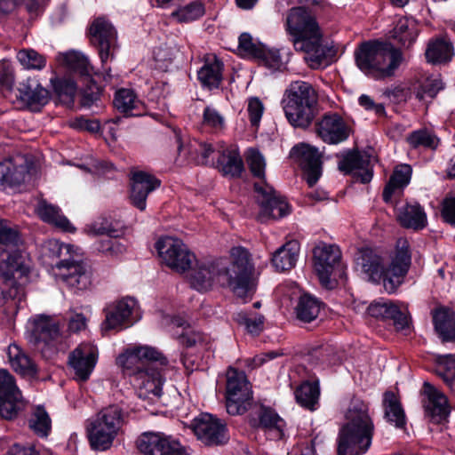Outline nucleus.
Returning <instances> with one entry per match:
<instances>
[{
	"mask_svg": "<svg viewBox=\"0 0 455 455\" xmlns=\"http://www.w3.org/2000/svg\"><path fill=\"white\" fill-rule=\"evenodd\" d=\"M253 270L249 251L243 247H234L230 251V261L219 259L197 263L192 270L190 283L199 291H206L215 283L228 286L237 298L247 301L256 290Z\"/></svg>",
	"mask_w": 455,
	"mask_h": 455,
	"instance_id": "1",
	"label": "nucleus"
},
{
	"mask_svg": "<svg viewBox=\"0 0 455 455\" xmlns=\"http://www.w3.org/2000/svg\"><path fill=\"white\" fill-rule=\"evenodd\" d=\"M116 363L130 378L144 407L160 402L164 379L158 365H166L167 359L158 350L148 346L134 347L120 355Z\"/></svg>",
	"mask_w": 455,
	"mask_h": 455,
	"instance_id": "2",
	"label": "nucleus"
},
{
	"mask_svg": "<svg viewBox=\"0 0 455 455\" xmlns=\"http://www.w3.org/2000/svg\"><path fill=\"white\" fill-rule=\"evenodd\" d=\"M285 29L295 50L305 53L304 59L311 68H323L334 61L336 49L323 42L322 29L308 9L302 6L290 9Z\"/></svg>",
	"mask_w": 455,
	"mask_h": 455,
	"instance_id": "3",
	"label": "nucleus"
},
{
	"mask_svg": "<svg viewBox=\"0 0 455 455\" xmlns=\"http://www.w3.org/2000/svg\"><path fill=\"white\" fill-rule=\"evenodd\" d=\"M411 262L409 243L404 239H399L396 249L388 267H386L384 259L377 251L370 248L362 249L355 259L357 270L371 283H383L384 289L388 293L395 292L403 283Z\"/></svg>",
	"mask_w": 455,
	"mask_h": 455,
	"instance_id": "4",
	"label": "nucleus"
},
{
	"mask_svg": "<svg viewBox=\"0 0 455 455\" xmlns=\"http://www.w3.org/2000/svg\"><path fill=\"white\" fill-rule=\"evenodd\" d=\"M345 419L337 438V454H364L371 445L375 429L368 404L359 399L352 400Z\"/></svg>",
	"mask_w": 455,
	"mask_h": 455,
	"instance_id": "5",
	"label": "nucleus"
},
{
	"mask_svg": "<svg viewBox=\"0 0 455 455\" xmlns=\"http://www.w3.org/2000/svg\"><path fill=\"white\" fill-rule=\"evenodd\" d=\"M355 63L366 76L376 79H385L395 75L403 61L400 50L391 43L365 42L355 52Z\"/></svg>",
	"mask_w": 455,
	"mask_h": 455,
	"instance_id": "6",
	"label": "nucleus"
},
{
	"mask_svg": "<svg viewBox=\"0 0 455 455\" xmlns=\"http://www.w3.org/2000/svg\"><path fill=\"white\" fill-rule=\"evenodd\" d=\"M317 100V93L309 83H291L282 100L288 122L293 127L307 128L315 118Z\"/></svg>",
	"mask_w": 455,
	"mask_h": 455,
	"instance_id": "7",
	"label": "nucleus"
},
{
	"mask_svg": "<svg viewBox=\"0 0 455 455\" xmlns=\"http://www.w3.org/2000/svg\"><path fill=\"white\" fill-rule=\"evenodd\" d=\"M124 423L123 409L116 404L102 408L86 422L85 430L92 450H109L119 435Z\"/></svg>",
	"mask_w": 455,
	"mask_h": 455,
	"instance_id": "8",
	"label": "nucleus"
},
{
	"mask_svg": "<svg viewBox=\"0 0 455 455\" xmlns=\"http://www.w3.org/2000/svg\"><path fill=\"white\" fill-rule=\"evenodd\" d=\"M2 255L0 259V276L3 283L0 285V308L7 315H16L21 300L24 297V291L18 285L16 275L23 274L20 256L19 253Z\"/></svg>",
	"mask_w": 455,
	"mask_h": 455,
	"instance_id": "9",
	"label": "nucleus"
},
{
	"mask_svg": "<svg viewBox=\"0 0 455 455\" xmlns=\"http://www.w3.org/2000/svg\"><path fill=\"white\" fill-rule=\"evenodd\" d=\"M251 398L250 383L244 372L229 368L227 372V411L231 415L243 414Z\"/></svg>",
	"mask_w": 455,
	"mask_h": 455,
	"instance_id": "10",
	"label": "nucleus"
},
{
	"mask_svg": "<svg viewBox=\"0 0 455 455\" xmlns=\"http://www.w3.org/2000/svg\"><path fill=\"white\" fill-rule=\"evenodd\" d=\"M313 255L314 267L322 285L327 289H332L335 283L331 275L335 271H339V275L343 274L339 248L334 244L319 243L314 248Z\"/></svg>",
	"mask_w": 455,
	"mask_h": 455,
	"instance_id": "11",
	"label": "nucleus"
},
{
	"mask_svg": "<svg viewBox=\"0 0 455 455\" xmlns=\"http://www.w3.org/2000/svg\"><path fill=\"white\" fill-rule=\"evenodd\" d=\"M156 249L164 264L177 272H185L191 267L195 255L179 238L164 236L156 243Z\"/></svg>",
	"mask_w": 455,
	"mask_h": 455,
	"instance_id": "12",
	"label": "nucleus"
},
{
	"mask_svg": "<svg viewBox=\"0 0 455 455\" xmlns=\"http://www.w3.org/2000/svg\"><path fill=\"white\" fill-rule=\"evenodd\" d=\"M91 41L98 48L99 55L105 67L108 59H113L117 49V33L112 23L106 17H98L91 24L89 29ZM108 74L109 68H104Z\"/></svg>",
	"mask_w": 455,
	"mask_h": 455,
	"instance_id": "13",
	"label": "nucleus"
},
{
	"mask_svg": "<svg viewBox=\"0 0 455 455\" xmlns=\"http://www.w3.org/2000/svg\"><path fill=\"white\" fill-rule=\"evenodd\" d=\"M257 202L260 207L258 214L259 221L264 222L269 219L277 220L289 214L290 206L287 202L272 187L266 183H255Z\"/></svg>",
	"mask_w": 455,
	"mask_h": 455,
	"instance_id": "14",
	"label": "nucleus"
},
{
	"mask_svg": "<svg viewBox=\"0 0 455 455\" xmlns=\"http://www.w3.org/2000/svg\"><path fill=\"white\" fill-rule=\"evenodd\" d=\"M191 428L197 439L207 446L221 445L229 439L226 425L209 413L195 418Z\"/></svg>",
	"mask_w": 455,
	"mask_h": 455,
	"instance_id": "15",
	"label": "nucleus"
},
{
	"mask_svg": "<svg viewBox=\"0 0 455 455\" xmlns=\"http://www.w3.org/2000/svg\"><path fill=\"white\" fill-rule=\"evenodd\" d=\"M137 447L144 455H188L180 443L163 433H144L137 440Z\"/></svg>",
	"mask_w": 455,
	"mask_h": 455,
	"instance_id": "16",
	"label": "nucleus"
},
{
	"mask_svg": "<svg viewBox=\"0 0 455 455\" xmlns=\"http://www.w3.org/2000/svg\"><path fill=\"white\" fill-rule=\"evenodd\" d=\"M58 280L74 292L87 290L92 283L90 269L82 262L64 259L55 264Z\"/></svg>",
	"mask_w": 455,
	"mask_h": 455,
	"instance_id": "17",
	"label": "nucleus"
},
{
	"mask_svg": "<svg viewBox=\"0 0 455 455\" xmlns=\"http://www.w3.org/2000/svg\"><path fill=\"white\" fill-rule=\"evenodd\" d=\"M290 157L302 169L304 179L313 187L322 175V162L318 149L306 143L294 146Z\"/></svg>",
	"mask_w": 455,
	"mask_h": 455,
	"instance_id": "18",
	"label": "nucleus"
},
{
	"mask_svg": "<svg viewBox=\"0 0 455 455\" xmlns=\"http://www.w3.org/2000/svg\"><path fill=\"white\" fill-rule=\"evenodd\" d=\"M28 339L30 343L40 346L38 347L44 353V347L50 348L52 342L60 336V328L57 323L46 315H36L28 321L27 326Z\"/></svg>",
	"mask_w": 455,
	"mask_h": 455,
	"instance_id": "19",
	"label": "nucleus"
},
{
	"mask_svg": "<svg viewBox=\"0 0 455 455\" xmlns=\"http://www.w3.org/2000/svg\"><path fill=\"white\" fill-rule=\"evenodd\" d=\"M98 361V348L91 343H81L68 355V365L74 379L85 382L92 375Z\"/></svg>",
	"mask_w": 455,
	"mask_h": 455,
	"instance_id": "20",
	"label": "nucleus"
},
{
	"mask_svg": "<svg viewBox=\"0 0 455 455\" xmlns=\"http://www.w3.org/2000/svg\"><path fill=\"white\" fill-rule=\"evenodd\" d=\"M21 404V394L15 384L13 376L7 371L0 370V416L6 419L14 418Z\"/></svg>",
	"mask_w": 455,
	"mask_h": 455,
	"instance_id": "21",
	"label": "nucleus"
},
{
	"mask_svg": "<svg viewBox=\"0 0 455 455\" xmlns=\"http://www.w3.org/2000/svg\"><path fill=\"white\" fill-rule=\"evenodd\" d=\"M422 394L425 413L430 420L435 423L445 420L451 412L446 395L429 382H424Z\"/></svg>",
	"mask_w": 455,
	"mask_h": 455,
	"instance_id": "22",
	"label": "nucleus"
},
{
	"mask_svg": "<svg viewBox=\"0 0 455 455\" xmlns=\"http://www.w3.org/2000/svg\"><path fill=\"white\" fill-rule=\"evenodd\" d=\"M136 307V300L130 297L110 303L105 308L106 319L102 323V329H121L124 325H130Z\"/></svg>",
	"mask_w": 455,
	"mask_h": 455,
	"instance_id": "23",
	"label": "nucleus"
},
{
	"mask_svg": "<svg viewBox=\"0 0 455 455\" xmlns=\"http://www.w3.org/2000/svg\"><path fill=\"white\" fill-rule=\"evenodd\" d=\"M17 97L28 109L37 112L48 103L50 92L39 83L37 78L28 77L20 83Z\"/></svg>",
	"mask_w": 455,
	"mask_h": 455,
	"instance_id": "24",
	"label": "nucleus"
},
{
	"mask_svg": "<svg viewBox=\"0 0 455 455\" xmlns=\"http://www.w3.org/2000/svg\"><path fill=\"white\" fill-rule=\"evenodd\" d=\"M160 186V181L142 171L132 172L131 178L130 198L132 204L140 211L146 209L148 196Z\"/></svg>",
	"mask_w": 455,
	"mask_h": 455,
	"instance_id": "25",
	"label": "nucleus"
},
{
	"mask_svg": "<svg viewBox=\"0 0 455 455\" xmlns=\"http://www.w3.org/2000/svg\"><path fill=\"white\" fill-rule=\"evenodd\" d=\"M318 136L326 143L338 144L348 138V128L338 114H325L316 124Z\"/></svg>",
	"mask_w": 455,
	"mask_h": 455,
	"instance_id": "26",
	"label": "nucleus"
},
{
	"mask_svg": "<svg viewBox=\"0 0 455 455\" xmlns=\"http://www.w3.org/2000/svg\"><path fill=\"white\" fill-rule=\"evenodd\" d=\"M367 311L372 317L391 321L398 331L408 327L409 321L405 310L401 309L397 305L390 301H374L368 307Z\"/></svg>",
	"mask_w": 455,
	"mask_h": 455,
	"instance_id": "27",
	"label": "nucleus"
},
{
	"mask_svg": "<svg viewBox=\"0 0 455 455\" xmlns=\"http://www.w3.org/2000/svg\"><path fill=\"white\" fill-rule=\"evenodd\" d=\"M339 170L346 173L353 172L363 184L370 182L373 175L369 160L355 152H349L343 157L339 163Z\"/></svg>",
	"mask_w": 455,
	"mask_h": 455,
	"instance_id": "28",
	"label": "nucleus"
},
{
	"mask_svg": "<svg viewBox=\"0 0 455 455\" xmlns=\"http://www.w3.org/2000/svg\"><path fill=\"white\" fill-rule=\"evenodd\" d=\"M9 363L17 373L34 378L37 376L38 368L36 363L19 346L12 344L7 348Z\"/></svg>",
	"mask_w": 455,
	"mask_h": 455,
	"instance_id": "29",
	"label": "nucleus"
},
{
	"mask_svg": "<svg viewBox=\"0 0 455 455\" xmlns=\"http://www.w3.org/2000/svg\"><path fill=\"white\" fill-rule=\"evenodd\" d=\"M222 69L223 63L215 55L208 57L197 72L202 86L209 90L218 88L222 81Z\"/></svg>",
	"mask_w": 455,
	"mask_h": 455,
	"instance_id": "30",
	"label": "nucleus"
},
{
	"mask_svg": "<svg viewBox=\"0 0 455 455\" xmlns=\"http://www.w3.org/2000/svg\"><path fill=\"white\" fill-rule=\"evenodd\" d=\"M299 253V243L295 240H291L275 251L272 264L276 271L290 270L295 266Z\"/></svg>",
	"mask_w": 455,
	"mask_h": 455,
	"instance_id": "31",
	"label": "nucleus"
},
{
	"mask_svg": "<svg viewBox=\"0 0 455 455\" xmlns=\"http://www.w3.org/2000/svg\"><path fill=\"white\" fill-rule=\"evenodd\" d=\"M217 167L224 176L239 177L243 171V163L237 149L232 147L222 149Z\"/></svg>",
	"mask_w": 455,
	"mask_h": 455,
	"instance_id": "32",
	"label": "nucleus"
},
{
	"mask_svg": "<svg viewBox=\"0 0 455 455\" xmlns=\"http://www.w3.org/2000/svg\"><path fill=\"white\" fill-rule=\"evenodd\" d=\"M259 427L268 438L280 440L284 436L285 421L272 409L263 408L259 415Z\"/></svg>",
	"mask_w": 455,
	"mask_h": 455,
	"instance_id": "33",
	"label": "nucleus"
},
{
	"mask_svg": "<svg viewBox=\"0 0 455 455\" xmlns=\"http://www.w3.org/2000/svg\"><path fill=\"white\" fill-rule=\"evenodd\" d=\"M435 329L444 342L455 340V313L445 307L437 309L434 315Z\"/></svg>",
	"mask_w": 455,
	"mask_h": 455,
	"instance_id": "34",
	"label": "nucleus"
},
{
	"mask_svg": "<svg viewBox=\"0 0 455 455\" xmlns=\"http://www.w3.org/2000/svg\"><path fill=\"white\" fill-rule=\"evenodd\" d=\"M398 220L404 228L422 229L427 225V214L419 204H406L399 209Z\"/></svg>",
	"mask_w": 455,
	"mask_h": 455,
	"instance_id": "35",
	"label": "nucleus"
},
{
	"mask_svg": "<svg viewBox=\"0 0 455 455\" xmlns=\"http://www.w3.org/2000/svg\"><path fill=\"white\" fill-rule=\"evenodd\" d=\"M116 108L127 116H140L143 111V103L131 89H120L114 99Z\"/></svg>",
	"mask_w": 455,
	"mask_h": 455,
	"instance_id": "36",
	"label": "nucleus"
},
{
	"mask_svg": "<svg viewBox=\"0 0 455 455\" xmlns=\"http://www.w3.org/2000/svg\"><path fill=\"white\" fill-rule=\"evenodd\" d=\"M411 178V168L408 164L398 165L393 172L389 181L383 190V200L386 203L391 201L393 195L396 190L403 189L409 183Z\"/></svg>",
	"mask_w": 455,
	"mask_h": 455,
	"instance_id": "37",
	"label": "nucleus"
},
{
	"mask_svg": "<svg viewBox=\"0 0 455 455\" xmlns=\"http://www.w3.org/2000/svg\"><path fill=\"white\" fill-rule=\"evenodd\" d=\"M25 168L16 166L10 159L0 162V188L19 186L24 182Z\"/></svg>",
	"mask_w": 455,
	"mask_h": 455,
	"instance_id": "38",
	"label": "nucleus"
},
{
	"mask_svg": "<svg viewBox=\"0 0 455 455\" xmlns=\"http://www.w3.org/2000/svg\"><path fill=\"white\" fill-rule=\"evenodd\" d=\"M36 212L45 222L55 225L65 231H71L72 225L68 220L63 216L58 206L48 204L46 201H40L36 207Z\"/></svg>",
	"mask_w": 455,
	"mask_h": 455,
	"instance_id": "39",
	"label": "nucleus"
},
{
	"mask_svg": "<svg viewBox=\"0 0 455 455\" xmlns=\"http://www.w3.org/2000/svg\"><path fill=\"white\" fill-rule=\"evenodd\" d=\"M403 46L409 47L418 36L416 21L411 18H400L393 29V36Z\"/></svg>",
	"mask_w": 455,
	"mask_h": 455,
	"instance_id": "40",
	"label": "nucleus"
},
{
	"mask_svg": "<svg viewBox=\"0 0 455 455\" xmlns=\"http://www.w3.org/2000/svg\"><path fill=\"white\" fill-rule=\"evenodd\" d=\"M425 55L430 63H443L451 60L453 48L451 43L436 39L428 44Z\"/></svg>",
	"mask_w": 455,
	"mask_h": 455,
	"instance_id": "41",
	"label": "nucleus"
},
{
	"mask_svg": "<svg viewBox=\"0 0 455 455\" xmlns=\"http://www.w3.org/2000/svg\"><path fill=\"white\" fill-rule=\"evenodd\" d=\"M205 13V6L200 0H195L179 7L171 17L179 23H188L199 20Z\"/></svg>",
	"mask_w": 455,
	"mask_h": 455,
	"instance_id": "42",
	"label": "nucleus"
},
{
	"mask_svg": "<svg viewBox=\"0 0 455 455\" xmlns=\"http://www.w3.org/2000/svg\"><path fill=\"white\" fill-rule=\"evenodd\" d=\"M383 404L387 421L394 423L396 427H403L405 424L404 411L393 392L384 394Z\"/></svg>",
	"mask_w": 455,
	"mask_h": 455,
	"instance_id": "43",
	"label": "nucleus"
},
{
	"mask_svg": "<svg viewBox=\"0 0 455 455\" xmlns=\"http://www.w3.org/2000/svg\"><path fill=\"white\" fill-rule=\"evenodd\" d=\"M91 231L94 235H107L109 239L101 243L100 250L103 252H108L112 255L122 254L125 251V246L117 240H113V237H117L116 230L111 228L99 226L97 223L93 224L91 228Z\"/></svg>",
	"mask_w": 455,
	"mask_h": 455,
	"instance_id": "44",
	"label": "nucleus"
},
{
	"mask_svg": "<svg viewBox=\"0 0 455 455\" xmlns=\"http://www.w3.org/2000/svg\"><path fill=\"white\" fill-rule=\"evenodd\" d=\"M320 312V302L308 294L302 295L296 306L297 317L305 323L315 320Z\"/></svg>",
	"mask_w": 455,
	"mask_h": 455,
	"instance_id": "45",
	"label": "nucleus"
},
{
	"mask_svg": "<svg viewBox=\"0 0 455 455\" xmlns=\"http://www.w3.org/2000/svg\"><path fill=\"white\" fill-rule=\"evenodd\" d=\"M319 395L320 390L317 383L305 382L295 391V397L298 403L311 411L315 410Z\"/></svg>",
	"mask_w": 455,
	"mask_h": 455,
	"instance_id": "46",
	"label": "nucleus"
},
{
	"mask_svg": "<svg viewBox=\"0 0 455 455\" xmlns=\"http://www.w3.org/2000/svg\"><path fill=\"white\" fill-rule=\"evenodd\" d=\"M202 125L214 133H222L227 127L225 116L213 105H207L203 110Z\"/></svg>",
	"mask_w": 455,
	"mask_h": 455,
	"instance_id": "47",
	"label": "nucleus"
},
{
	"mask_svg": "<svg viewBox=\"0 0 455 455\" xmlns=\"http://www.w3.org/2000/svg\"><path fill=\"white\" fill-rule=\"evenodd\" d=\"M65 64L72 70L78 72L82 76H92L94 74V68L91 65L88 58L82 52L71 51L63 55Z\"/></svg>",
	"mask_w": 455,
	"mask_h": 455,
	"instance_id": "48",
	"label": "nucleus"
},
{
	"mask_svg": "<svg viewBox=\"0 0 455 455\" xmlns=\"http://www.w3.org/2000/svg\"><path fill=\"white\" fill-rule=\"evenodd\" d=\"M436 372L450 389L455 393V355L440 356Z\"/></svg>",
	"mask_w": 455,
	"mask_h": 455,
	"instance_id": "49",
	"label": "nucleus"
},
{
	"mask_svg": "<svg viewBox=\"0 0 455 455\" xmlns=\"http://www.w3.org/2000/svg\"><path fill=\"white\" fill-rule=\"evenodd\" d=\"M28 424L34 433L41 437L47 436L52 427L51 419L42 406H37L35 409Z\"/></svg>",
	"mask_w": 455,
	"mask_h": 455,
	"instance_id": "50",
	"label": "nucleus"
},
{
	"mask_svg": "<svg viewBox=\"0 0 455 455\" xmlns=\"http://www.w3.org/2000/svg\"><path fill=\"white\" fill-rule=\"evenodd\" d=\"M180 52L178 45L173 42L165 43L154 50V59L160 69L167 70L169 65Z\"/></svg>",
	"mask_w": 455,
	"mask_h": 455,
	"instance_id": "51",
	"label": "nucleus"
},
{
	"mask_svg": "<svg viewBox=\"0 0 455 455\" xmlns=\"http://www.w3.org/2000/svg\"><path fill=\"white\" fill-rule=\"evenodd\" d=\"M411 147L414 148H423L435 149L439 144V139L427 129H419L412 132L407 138Z\"/></svg>",
	"mask_w": 455,
	"mask_h": 455,
	"instance_id": "52",
	"label": "nucleus"
},
{
	"mask_svg": "<svg viewBox=\"0 0 455 455\" xmlns=\"http://www.w3.org/2000/svg\"><path fill=\"white\" fill-rule=\"evenodd\" d=\"M16 58L26 69L41 70L46 65V58L34 49H22L17 52Z\"/></svg>",
	"mask_w": 455,
	"mask_h": 455,
	"instance_id": "53",
	"label": "nucleus"
},
{
	"mask_svg": "<svg viewBox=\"0 0 455 455\" xmlns=\"http://www.w3.org/2000/svg\"><path fill=\"white\" fill-rule=\"evenodd\" d=\"M53 90L65 103H73L76 92V83L71 78H52Z\"/></svg>",
	"mask_w": 455,
	"mask_h": 455,
	"instance_id": "54",
	"label": "nucleus"
},
{
	"mask_svg": "<svg viewBox=\"0 0 455 455\" xmlns=\"http://www.w3.org/2000/svg\"><path fill=\"white\" fill-rule=\"evenodd\" d=\"M443 89V83L439 76L428 77L418 89L416 97L419 100L434 99Z\"/></svg>",
	"mask_w": 455,
	"mask_h": 455,
	"instance_id": "55",
	"label": "nucleus"
},
{
	"mask_svg": "<svg viewBox=\"0 0 455 455\" xmlns=\"http://www.w3.org/2000/svg\"><path fill=\"white\" fill-rule=\"evenodd\" d=\"M236 320L251 334L258 335L263 330L264 316L261 315L250 316L246 313H239Z\"/></svg>",
	"mask_w": 455,
	"mask_h": 455,
	"instance_id": "56",
	"label": "nucleus"
},
{
	"mask_svg": "<svg viewBox=\"0 0 455 455\" xmlns=\"http://www.w3.org/2000/svg\"><path fill=\"white\" fill-rule=\"evenodd\" d=\"M20 242L18 230L6 220H0V244L6 247L17 246Z\"/></svg>",
	"mask_w": 455,
	"mask_h": 455,
	"instance_id": "57",
	"label": "nucleus"
},
{
	"mask_svg": "<svg viewBox=\"0 0 455 455\" xmlns=\"http://www.w3.org/2000/svg\"><path fill=\"white\" fill-rule=\"evenodd\" d=\"M246 161L254 176L260 179L265 178V159L258 150L253 148L249 149Z\"/></svg>",
	"mask_w": 455,
	"mask_h": 455,
	"instance_id": "58",
	"label": "nucleus"
},
{
	"mask_svg": "<svg viewBox=\"0 0 455 455\" xmlns=\"http://www.w3.org/2000/svg\"><path fill=\"white\" fill-rule=\"evenodd\" d=\"M247 112L251 126L258 127L263 112L264 105L258 97H251L248 100Z\"/></svg>",
	"mask_w": 455,
	"mask_h": 455,
	"instance_id": "59",
	"label": "nucleus"
},
{
	"mask_svg": "<svg viewBox=\"0 0 455 455\" xmlns=\"http://www.w3.org/2000/svg\"><path fill=\"white\" fill-rule=\"evenodd\" d=\"M190 149L200 150L199 156H192V161L197 164H206L210 156L214 152L211 144L193 140L190 142Z\"/></svg>",
	"mask_w": 455,
	"mask_h": 455,
	"instance_id": "60",
	"label": "nucleus"
},
{
	"mask_svg": "<svg viewBox=\"0 0 455 455\" xmlns=\"http://www.w3.org/2000/svg\"><path fill=\"white\" fill-rule=\"evenodd\" d=\"M239 49L245 54L253 57H261L262 50L253 42L249 33H243L239 36Z\"/></svg>",
	"mask_w": 455,
	"mask_h": 455,
	"instance_id": "61",
	"label": "nucleus"
},
{
	"mask_svg": "<svg viewBox=\"0 0 455 455\" xmlns=\"http://www.w3.org/2000/svg\"><path fill=\"white\" fill-rule=\"evenodd\" d=\"M44 249L49 251V256L53 258L61 257L64 252L68 254L72 249L70 244L60 243L56 240H49L44 244Z\"/></svg>",
	"mask_w": 455,
	"mask_h": 455,
	"instance_id": "62",
	"label": "nucleus"
},
{
	"mask_svg": "<svg viewBox=\"0 0 455 455\" xmlns=\"http://www.w3.org/2000/svg\"><path fill=\"white\" fill-rule=\"evenodd\" d=\"M442 215L447 223L455 226V196L445 199Z\"/></svg>",
	"mask_w": 455,
	"mask_h": 455,
	"instance_id": "63",
	"label": "nucleus"
},
{
	"mask_svg": "<svg viewBox=\"0 0 455 455\" xmlns=\"http://www.w3.org/2000/svg\"><path fill=\"white\" fill-rule=\"evenodd\" d=\"M13 83V71L6 62L0 63V85L10 87Z\"/></svg>",
	"mask_w": 455,
	"mask_h": 455,
	"instance_id": "64",
	"label": "nucleus"
}]
</instances>
